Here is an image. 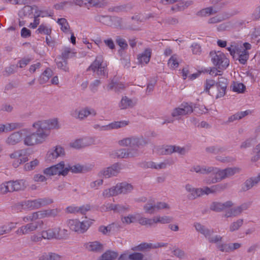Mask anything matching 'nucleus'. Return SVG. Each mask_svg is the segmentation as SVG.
Instances as JSON below:
<instances>
[{"label":"nucleus","instance_id":"obj_48","mask_svg":"<svg viewBox=\"0 0 260 260\" xmlns=\"http://www.w3.org/2000/svg\"><path fill=\"white\" fill-rule=\"evenodd\" d=\"M102 195L105 198H109L112 196H117L116 185L103 190Z\"/></svg>","mask_w":260,"mask_h":260},{"label":"nucleus","instance_id":"obj_36","mask_svg":"<svg viewBox=\"0 0 260 260\" xmlns=\"http://www.w3.org/2000/svg\"><path fill=\"white\" fill-rule=\"evenodd\" d=\"M57 227L49 229L47 230L42 231L43 237L44 239L51 240L53 239H57V232L58 231Z\"/></svg>","mask_w":260,"mask_h":260},{"label":"nucleus","instance_id":"obj_17","mask_svg":"<svg viewBox=\"0 0 260 260\" xmlns=\"http://www.w3.org/2000/svg\"><path fill=\"white\" fill-rule=\"evenodd\" d=\"M65 155L64 149L60 145H57L50 149L47 153L46 160L49 162L54 161L58 157Z\"/></svg>","mask_w":260,"mask_h":260},{"label":"nucleus","instance_id":"obj_58","mask_svg":"<svg viewBox=\"0 0 260 260\" xmlns=\"http://www.w3.org/2000/svg\"><path fill=\"white\" fill-rule=\"evenodd\" d=\"M124 88L122 84L112 81L108 86V89L114 90L115 91H118L120 89Z\"/></svg>","mask_w":260,"mask_h":260},{"label":"nucleus","instance_id":"obj_15","mask_svg":"<svg viewBox=\"0 0 260 260\" xmlns=\"http://www.w3.org/2000/svg\"><path fill=\"white\" fill-rule=\"evenodd\" d=\"M251 206V202L243 203L239 206L227 210L224 214L225 217H236L240 215L243 211L247 210Z\"/></svg>","mask_w":260,"mask_h":260},{"label":"nucleus","instance_id":"obj_23","mask_svg":"<svg viewBox=\"0 0 260 260\" xmlns=\"http://www.w3.org/2000/svg\"><path fill=\"white\" fill-rule=\"evenodd\" d=\"M227 85L228 80L222 77L218 78V81L216 83V86L218 90V93L216 95L217 98H221L224 96Z\"/></svg>","mask_w":260,"mask_h":260},{"label":"nucleus","instance_id":"obj_37","mask_svg":"<svg viewBox=\"0 0 260 260\" xmlns=\"http://www.w3.org/2000/svg\"><path fill=\"white\" fill-rule=\"evenodd\" d=\"M193 226L198 232L203 234L206 238L209 237V235L210 234L213 233V231L212 230H210L206 228L205 226L202 225L200 223L196 222L194 223Z\"/></svg>","mask_w":260,"mask_h":260},{"label":"nucleus","instance_id":"obj_25","mask_svg":"<svg viewBox=\"0 0 260 260\" xmlns=\"http://www.w3.org/2000/svg\"><path fill=\"white\" fill-rule=\"evenodd\" d=\"M151 56V49L148 48L138 55L137 59L140 64L145 66L148 64Z\"/></svg>","mask_w":260,"mask_h":260},{"label":"nucleus","instance_id":"obj_34","mask_svg":"<svg viewBox=\"0 0 260 260\" xmlns=\"http://www.w3.org/2000/svg\"><path fill=\"white\" fill-rule=\"evenodd\" d=\"M139 217V213H135L134 214H130L126 216H122L121 220L122 223L124 224H129L132 223L138 222Z\"/></svg>","mask_w":260,"mask_h":260},{"label":"nucleus","instance_id":"obj_57","mask_svg":"<svg viewBox=\"0 0 260 260\" xmlns=\"http://www.w3.org/2000/svg\"><path fill=\"white\" fill-rule=\"evenodd\" d=\"M169 66L173 69H176L178 67V57L176 55H172L168 60Z\"/></svg>","mask_w":260,"mask_h":260},{"label":"nucleus","instance_id":"obj_61","mask_svg":"<svg viewBox=\"0 0 260 260\" xmlns=\"http://www.w3.org/2000/svg\"><path fill=\"white\" fill-rule=\"evenodd\" d=\"M58 231L57 232V239H62L66 238L69 235L68 231L65 229H61L59 227H57Z\"/></svg>","mask_w":260,"mask_h":260},{"label":"nucleus","instance_id":"obj_49","mask_svg":"<svg viewBox=\"0 0 260 260\" xmlns=\"http://www.w3.org/2000/svg\"><path fill=\"white\" fill-rule=\"evenodd\" d=\"M57 23L60 26V29L63 32L67 33L69 31L70 25L66 19H58Z\"/></svg>","mask_w":260,"mask_h":260},{"label":"nucleus","instance_id":"obj_14","mask_svg":"<svg viewBox=\"0 0 260 260\" xmlns=\"http://www.w3.org/2000/svg\"><path fill=\"white\" fill-rule=\"evenodd\" d=\"M165 247L170 250H172V246L167 243L157 242L155 243H142L139 245L134 247L132 249L134 251H142L149 249H155L159 247Z\"/></svg>","mask_w":260,"mask_h":260},{"label":"nucleus","instance_id":"obj_51","mask_svg":"<svg viewBox=\"0 0 260 260\" xmlns=\"http://www.w3.org/2000/svg\"><path fill=\"white\" fill-rule=\"evenodd\" d=\"M11 181L5 182L0 184V193L5 194L8 192L13 191Z\"/></svg>","mask_w":260,"mask_h":260},{"label":"nucleus","instance_id":"obj_3","mask_svg":"<svg viewBox=\"0 0 260 260\" xmlns=\"http://www.w3.org/2000/svg\"><path fill=\"white\" fill-rule=\"evenodd\" d=\"M190 170L191 172L201 174H211V175L204 180V182L207 184L215 183L226 178L225 169H220L217 167L195 165Z\"/></svg>","mask_w":260,"mask_h":260},{"label":"nucleus","instance_id":"obj_22","mask_svg":"<svg viewBox=\"0 0 260 260\" xmlns=\"http://www.w3.org/2000/svg\"><path fill=\"white\" fill-rule=\"evenodd\" d=\"M185 189L188 193L187 197L189 200H194L201 196V188H195L190 184H186Z\"/></svg>","mask_w":260,"mask_h":260},{"label":"nucleus","instance_id":"obj_30","mask_svg":"<svg viewBox=\"0 0 260 260\" xmlns=\"http://www.w3.org/2000/svg\"><path fill=\"white\" fill-rule=\"evenodd\" d=\"M136 103L126 96H123L119 104V108L121 110L132 108L136 105Z\"/></svg>","mask_w":260,"mask_h":260},{"label":"nucleus","instance_id":"obj_50","mask_svg":"<svg viewBox=\"0 0 260 260\" xmlns=\"http://www.w3.org/2000/svg\"><path fill=\"white\" fill-rule=\"evenodd\" d=\"M243 224V219H238L232 222L229 226V231L233 232L238 231Z\"/></svg>","mask_w":260,"mask_h":260},{"label":"nucleus","instance_id":"obj_11","mask_svg":"<svg viewBox=\"0 0 260 260\" xmlns=\"http://www.w3.org/2000/svg\"><path fill=\"white\" fill-rule=\"evenodd\" d=\"M146 143V140L143 137H131L124 138L118 141V144L123 147H140Z\"/></svg>","mask_w":260,"mask_h":260},{"label":"nucleus","instance_id":"obj_9","mask_svg":"<svg viewBox=\"0 0 260 260\" xmlns=\"http://www.w3.org/2000/svg\"><path fill=\"white\" fill-rule=\"evenodd\" d=\"M70 115L76 119L83 120L88 116H94L96 115L95 109L90 107H86L81 109H73L70 113Z\"/></svg>","mask_w":260,"mask_h":260},{"label":"nucleus","instance_id":"obj_19","mask_svg":"<svg viewBox=\"0 0 260 260\" xmlns=\"http://www.w3.org/2000/svg\"><path fill=\"white\" fill-rule=\"evenodd\" d=\"M93 138L89 137H83L72 141L70 146L75 149H80L94 144Z\"/></svg>","mask_w":260,"mask_h":260},{"label":"nucleus","instance_id":"obj_38","mask_svg":"<svg viewBox=\"0 0 260 260\" xmlns=\"http://www.w3.org/2000/svg\"><path fill=\"white\" fill-rule=\"evenodd\" d=\"M61 256L54 252H45L39 257V260H60Z\"/></svg>","mask_w":260,"mask_h":260},{"label":"nucleus","instance_id":"obj_44","mask_svg":"<svg viewBox=\"0 0 260 260\" xmlns=\"http://www.w3.org/2000/svg\"><path fill=\"white\" fill-rule=\"evenodd\" d=\"M118 256L117 252L108 250L104 253L98 260H114Z\"/></svg>","mask_w":260,"mask_h":260},{"label":"nucleus","instance_id":"obj_54","mask_svg":"<svg viewBox=\"0 0 260 260\" xmlns=\"http://www.w3.org/2000/svg\"><path fill=\"white\" fill-rule=\"evenodd\" d=\"M173 164V161L171 159H166L164 161L159 164L155 163V169H166L168 166H171Z\"/></svg>","mask_w":260,"mask_h":260},{"label":"nucleus","instance_id":"obj_26","mask_svg":"<svg viewBox=\"0 0 260 260\" xmlns=\"http://www.w3.org/2000/svg\"><path fill=\"white\" fill-rule=\"evenodd\" d=\"M86 250L93 252H100L103 250V245L97 241L89 242L84 244Z\"/></svg>","mask_w":260,"mask_h":260},{"label":"nucleus","instance_id":"obj_29","mask_svg":"<svg viewBox=\"0 0 260 260\" xmlns=\"http://www.w3.org/2000/svg\"><path fill=\"white\" fill-rule=\"evenodd\" d=\"M32 209H38L42 206L49 205L53 202L52 199L49 198H44L31 200Z\"/></svg>","mask_w":260,"mask_h":260},{"label":"nucleus","instance_id":"obj_35","mask_svg":"<svg viewBox=\"0 0 260 260\" xmlns=\"http://www.w3.org/2000/svg\"><path fill=\"white\" fill-rule=\"evenodd\" d=\"M13 191L22 190L27 186L26 182L24 179H20L16 181H11Z\"/></svg>","mask_w":260,"mask_h":260},{"label":"nucleus","instance_id":"obj_4","mask_svg":"<svg viewBox=\"0 0 260 260\" xmlns=\"http://www.w3.org/2000/svg\"><path fill=\"white\" fill-rule=\"evenodd\" d=\"M189 150L188 146L166 145L156 146L153 149V151L159 155H170L174 152H177L181 155H185Z\"/></svg>","mask_w":260,"mask_h":260},{"label":"nucleus","instance_id":"obj_39","mask_svg":"<svg viewBox=\"0 0 260 260\" xmlns=\"http://www.w3.org/2000/svg\"><path fill=\"white\" fill-rule=\"evenodd\" d=\"M53 75L52 71L49 69H46L41 75L39 77V80L41 84H43L47 83L50 77Z\"/></svg>","mask_w":260,"mask_h":260},{"label":"nucleus","instance_id":"obj_6","mask_svg":"<svg viewBox=\"0 0 260 260\" xmlns=\"http://www.w3.org/2000/svg\"><path fill=\"white\" fill-rule=\"evenodd\" d=\"M107 67V64L104 61L103 56L102 55H99L96 56L87 70L92 71L98 76H106L108 74Z\"/></svg>","mask_w":260,"mask_h":260},{"label":"nucleus","instance_id":"obj_12","mask_svg":"<svg viewBox=\"0 0 260 260\" xmlns=\"http://www.w3.org/2000/svg\"><path fill=\"white\" fill-rule=\"evenodd\" d=\"M193 112V105L192 103H183L178 107L175 108L172 112V116L177 119L181 116L191 114Z\"/></svg>","mask_w":260,"mask_h":260},{"label":"nucleus","instance_id":"obj_20","mask_svg":"<svg viewBox=\"0 0 260 260\" xmlns=\"http://www.w3.org/2000/svg\"><path fill=\"white\" fill-rule=\"evenodd\" d=\"M138 152L134 149L122 148L117 150L113 154L114 157L119 158H127L135 157L137 155Z\"/></svg>","mask_w":260,"mask_h":260},{"label":"nucleus","instance_id":"obj_40","mask_svg":"<svg viewBox=\"0 0 260 260\" xmlns=\"http://www.w3.org/2000/svg\"><path fill=\"white\" fill-rule=\"evenodd\" d=\"M138 222L142 225L146 226L147 227H150L155 224L154 217H153L152 218H148L142 216L139 213V217L138 219Z\"/></svg>","mask_w":260,"mask_h":260},{"label":"nucleus","instance_id":"obj_59","mask_svg":"<svg viewBox=\"0 0 260 260\" xmlns=\"http://www.w3.org/2000/svg\"><path fill=\"white\" fill-rule=\"evenodd\" d=\"M240 169L238 167L228 168L225 169L226 178L239 173Z\"/></svg>","mask_w":260,"mask_h":260},{"label":"nucleus","instance_id":"obj_32","mask_svg":"<svg viewBox=\"0 0 260 260\" xmlns=\"http://www.w3.org/2000/svg\"><path fill=\"white\" fill-rule=\"evenodd\" d=\"M76 53L68 47H64L61 50V55L58 58H61L63 60H67L75 56Z\"/></svg>","mask_w":260,"mask_h":260},{"label":"nucleus","instance_id":"obj_1","mask_svg":"<svg viewBox=\"0 0 260 260\" xmlns=\"http://www.w3.org/2000/svg\"><path fill=\"white\" fill-rule=\"evenodd\" d=\"M32 127L35 132H33L38 145L46 141L50 135L51 129H58L60 125L57 118L39 120L33 123Z\"/></svg>","mask_w":260,"mask_h":260},{"label":"nucleus","instance_id":"obj_2","mask_svg":"<svg viewBox=\"0 0 260 260\" xmlns=\"http://www.w3.org/2000/svg\"><path fill=\"white\" fill-rule=\"evenodd\" d=\"M25 146L32 147L38 145L33 132L28 128H22L11 133L6 138L5 143L7 146H15L21 142Z\"/></svg>","mask_w":260,"mask_h":260},{"label":"nucleus","instance_id":"obj_27","mask_svg":"<svg viewBox=\"0 0 260 260\" xmlns=\"http://www.w3.org/2000/svg\"><path fill=\"white\" fill-rule=\"evenodd\" d=\"M117 194H127L134 189L133 186L126 182L118 183L116 185Z\"/></svg>","mask_w":260,"mask_h":260},{"label":"nucleus","instance_id":"obj_56","mask_svg":"<svg viewBox=\"0 0 260 260\" xmlns=\"http://www.w3.org/2000/svg\"><path fill=\"white\" fill-rule=\"evenodd\" d=\"M172 253L174 255L179 259H183L186 257V254L181 249L175 247L173 249Z\"/></svg>","mask_w":260,"mask_h":260},{"label":"nucleus","instance_id":"obj_64","mask_svg":"<svg viewBox=\"0 0 260 260\" xmlns=\"http://www.w3.org/2000/svg\"><path fill=\"white\" fill-rule=\"evenodd\" d=\"M191 51L193 54L200 55L202 52L201 46L196 43H193L190 46Z\"/></svg>","mask_w":260,"mask_h":260},{"label":"nucleus","instance_id":"obj_43","mask_svg":"<svg viewBox=\"0 0 260 260\" xmlns=\"http://www.w3.org/2000/svg\"><path fill=\"white\" fill-rule=\"evenodd\" d=\"M52 32L51 27L46 24H41L39 26L38 28L36 30L37 34H41L50 36Z\"/></svg>","mask_w":260,"mask_h":260},{"label":"nucleus","instance_id":"obj_24","mask_svg":"<svg viewBox=\"0 0 260 260\" xmlns=\"http://www.w3.org/2000/svg\"><path fill=\"white\" fill-rule=\"evenodd\" d=\"M233 205V203L231 201H228L224 203L214 202L210 205V209L214 211L220 212L226 208L231 207Z\"/></svg>","mask_w":260,"mask_h":260},{"label":"nucleus","instance_id":"obj_5","mask_svg":"<svg viewBox=\"0 0 260 260\" xmlns=\"http://www.w3.org/2000/svg\"><path fill=\"white\" fill-rule=\"evenodd\" d=\"M92 223L91 220L89 219H86L82 221L77 219H69L67 221V224L69 229L78 234H83L86 232Z\"/></svg>","mask_w":260,"mask_h":260},{"label":"nucleus","instance_id":"obj_45","mask_svg":"<svg viewBox=\"0 0 260 260\" xmlns=\"http://www.w3.org/2000/svg\"><path fill=\"white\" fill-rule=\"evenodd\" d=\"M40 164V160L37 159H34L29 162L26 163L23 167V169L25 171H30L34 170Z\"/></svg>","mask_w":260,"mask_h":260},{"label":"nucleus","instance_id":"obj_63","mask_svg":"<svg viewBox=\"0 0 260 260\" xmlns=\"http://www.w3.org/2000/svg\"><path fill=\"white\" fill-rule=\"evenodd\" d=\"M253 152L256 154L251 158V161H256L260 159V142L253 148Z\"/></svg>","mask_w":260,"mask_h":260},{"label":"nucleus","instance_id":"obj_55","mask_svg":"<svg viewBox=\"0 0 260 260\" xmlns=\"http://www.w3.org/2000/svg\"><path fill=\"white\" fill-rule=\"evenodd\" d=\"M61 58H58V57L56 59V63L57 67L58 69H60L65 72L69 71V67L67 66V60H59Z\"/></svg>","mask_w":260,"mask_h":260},{"label":"nucleus","instance_id":"obj_52","mask_svg":"<svg viewBox=\"0 0 260 260\" xmlns=\"http://www.w3.org/2000/svg\"><path fill=\"white\" fill-rule=\"evenodd\" d=\"M145 212L147 214H152L156 212V205L152 203L148 202L144 206Z\"/></svg>","mask_w":260,"mask_h":260},{"label":"nucleus","instance_id":"obj_46","mask_svg":"<svg viewBox=\"0 0 260 260\" xmlns=\"http://www.w3.org/2000/svg\"><path fill=\"white\" fill-rule=\"evenodd\" d=\"M173 220L172 217L170 216H156L154 217L155 224L160 223L161 224L169 223Z\"/></svg>","mask_w":260,"mask_h":260},{"label":"nucleus","instance_id":"obj_16","mask_svg":"<svg viewBox=\"0 0 260 260\" xmlns=\"http://www.w3.org/2000/svg\"><path fill=\"white\" fill-rule=\"evenodd\" d=\"M43 224L42 221H38L27 223L18 228L16 231V234L19 236L29 234L31 232L37 230L38 227Z\"/></svg>","mask_w":260,"mask_h":260},{"label":"nucleus","instance_id":"obj_41","mask_svg":"<svg viewBox=\"0 0 260 260\" xmlns=\"http://www.w3.org/2000/svg\"><path fill=\"white\" fill-rule=\"evenodd\" d=\"M35 15L37 17H51L53 16V11L49 9H38L35 10Z\"/></svg>","mask_w":260,"mask_h":260},{"label":"nucleus","instance_id":"obj_10","mask_svg":"<svg viewBox=\"0 0 260 260\" xmlns=\"http://www.w3.org/2000/svg\"><path fill=\"white\" fill-rule=\"evenodd\" d=\"M27 150V149L17 150L10 154V157L13 159L12 166L14 168H17L21 164L28 160Z\"/></svg>","mask_w":260,"mask_h":260},{"label":"nucleus","instance_id":"obj_33","mask_svg":"<svg viewBox=\"0 0 260 260\" xmlns=\"http://www.w3.org/2000/svg\"><path fill=\"white\" fill-rule=\"evenodd\" d=\"M218 10L213 7H209L204 8L198 11L197 15L200 17H207L211 15L217 13Z\"/></svg>","mask_w":260,"mask_h":260},{"label":"nucleus","instance_id":"obj_8","mask_svg":"<svg viewBox=\"0 0 260 260\" xmlns=\"http://www.w3.org/2000/svg\"><path fill=\"white\" fill-rule=\"evenodd\" d=\"M210 56L212 63L218 69L225 70L229 66L230 60L223 53L220 51H211Z\"/></svg>","mask_w":260,"mask_h":260},{"label":"nucleus","instance_id":"obj_31","mask_svg":"<svg viewBox=\"0 0 260 260\" xmlns=\"http://www.w3.org/2000/svg\"><path fill=\"white\" fill-rule=\"evenodd\" d=\"M21 125L18 123H7L5 124H0V134L3 133H7L20 127Z\"/></svg>","mask_w":260,"mask_h":260},{"label":"nucleus","instance_id":"obj_21","mask_svg":"<svg viewBox=\"0 0 260 260\" xmlns=\"http://www.w3.org/2000/svg\"><path fill=\"white\" fill-rule=\"evenodd\" d=\"M93 167L94 165L93 164L81 165L77 164L73 166H70L68 164L69 172L71 171L73 173H86L91 170Z\"/></svg>","mask_w":260,"mask_h":260},{"label":"nucleus","instance_id":"obj_60","mask_svg":"<svg viewBox=\"0 0 260 260\" xmlns=\"http://www.w3.org/2000/svg\"><path fill=\"white\" fill-rule=\"evenodd\" d=\"M206 151L208 153L217 154L220 152H222L225 149L219 146H210L206 148Z\"/></svg>","mask_w":260,"mask_h":260},{"label":"nucleus","instance_id":"obj_28","mask_svg":"<svg viewBox=\"0 0 260 260\" xmlns=\"http://www.w3.org/2000/svg\"><path fill=\"white\" fill-rule=\"evenodd\" d=\"M260 182V173H258L255 176L252 177L246 180L243 186L242 187V190L243 191H247L254 186L256 185Z\"/></svg>","mask_w":260,"mask_h":260},{"label":"nucleus","instance_id":"obj_62","mask_svg":"<svg viewBox=\"0 0 260 260\" xmlns=\"http://www.w3.org/2000/svg\"><path fill=\"white\" fill-rule=\"evenodd\" d=\"M245 89V85L241 83H234L233 86V90L235 92L243 93Z\"/></svg>","mask_w":260,"mask_h":260},{"label":"nucleus","instance_id":"obj_42","mask_svg":"<svg viewBox=\"0 0 260 260\" xmlns=\"http://www.w3.org/2000/svg\"><path fill=\"white\" fill-rule=\"evenodd\" d=\"M249 113V110L237 112L229 117L228 122H233L236 120H240L246 115H248Z\"/></svg>","mask_w":260,"mask_h":260},{"label":"nucleus","instance_id":"obj_53","mask_svg":"<svg viewBox=\"0 0 260 260\" xmlns=\"http://www.w3.org/2000/svg\"><path fill=\"white\" fill-rule=\"evenodd\" d=\"M104 182L103 179H98L91 181L89 184V188L92 189H99Z\"/></svg>","mask_w":260,"mask_h":260},{"label":"nucleus","instance_id":"obj_13","mask_svg":"<svg viewBox=\"0 0 260 260\" xmlns=\"http://www.w3.org/2000/svg\"><path fill=\"white\" fill-rule=\"evenodd\" d=\"M121 169V165L115 163L101 170L98 173V176L99 177L103 176L105 178H109L117 176L120 173Z\"/></svg>","mask_w":260,"mask_h":260},{"label":"nucleus","instance_id":"obj_7","mask_svg":"<svg viewBox=\"0 0 260 260\" xmlns=\"http://www.w3.org/2000/svg\"><path fill=\"white\" fill-rule=\"evenodd\" d=\"M43 172L44 175L49 176L54 175L65 176L69 173V168L68 164L61 161L55 165L45 168Z\"/></svg>","mask_w":260,"mask_h":260},{"label":"nucleus","instance_id":"obj_18","mask_svg":"<svg viewBox=\"0 0 260 260\" xmlns=\"http://www.w3.org/2000/svg\"><path fill=\"white\" fill-rule=\"evenodd\" d=\"M128 124V121L122 120L119 121H114L107 125H100L99 124H95L94 125V128L95 129H98L99 130L102 131H108L124 127L127 125Z\"/></svg>","mask_w":260,"mask_h":260},{"label":"nucleus","instance_id":"obj_47","mask_svg":"<svg viewBox=\"0 0 260 260\" xmlns=\"http://www.w3.org/2000/svg\"><path fill=\"white\" fill-rule=\"evenodd\" d=\"M237 54H238V60L239 62L244 64L249 57L248 52L245 50H237Z\"/></svg>","mask_w":260,"mask_h":260}]
</instances>
